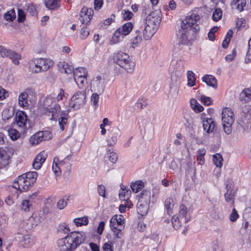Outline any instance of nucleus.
Returning <instances> with one entry per match:
<instances>
[{
    "label": "nucleus",
    "instance_id": "obj_30",
    "mask_svg": "<svg viewBox=\"0 0 251 251\" xmlns=\"http://www.w3.org/2000/svg\"><path fill=\"white\" fill-rule=\"evenodd\" d=\"M191 107L196 112H201L203 110V107L201 105L194 99H192L190 101Z\"/></svg>",
    "mask_w": 251,
    "mask_h": 251
},
{
    "label": "nucleus",
    "instance_id": "obj_27",
    "mask_svg": "<svg viewBox=\"0 0 251 251\" xmlns=\"http://www.w3.org/2000/svg\"><path fill=\"white\" fill-rule=\"evenodd\" d=\"M60 110V106L58 104H55L54 105L53 107H50V108H46L45 113L46 114L48 115L49 116H50V114L51 117L49 119L50 120H52L55 115L58 112H59Z\"/></svg>",
    "mask_w": 251,
    "mask_h": 251
},
{
    "label": "nucleus",
    "instance_id": "obj_62",
    "mask_svg": "<svg viewBox=\"0 0 251 251\" xmlns=\"http://www.w3.org/2000/svg\"><path fill=\"white\" fill-rule=\"evenodd\" d=\"M98 191L100 196L105 197V187L104 185H99L98 187Z\"/></svg>",
    "mask_w": 251,
    "mask_h": 251
},
{
    "label": "nucleus",
    "instance_id": "obj_22",
    "mask_svg": "<svg viewBox=\"0 0 251 251\" xmlns=\"http://www.w3.org/2000/svg\"><path fill=\"white\" fill-rule=\"evenodd\" d=\"M22 175L31 186L36 182L37 177V173L36 172H28Z\"/></svg>",
    "mask_w": 251,
    "mask_h": 251
},
{
    "label": "nucleus",
    "instance_id": "obj_46",
    "mask_svg": "<svg viewBox=\"0 0 251 251\" xmlns=\"http://www.w3.org/2000/svg\"><path fill=\"white\" fill-rule=\"evenodd\" d=\"M246 4V0H237L235 3V5L239 12H241L244 10V7Z\"/></svg>",
    "mask_w": 251,
    "mask_h": 251
},
{
    "label": "nucleus",
    "instance_id": "obj_45",
    "mask_svg": "<svg viewBox=\"0 0 251 251\" xmlns=\"http://www.w3.org/2000/svg\"><path fill=\"white\" fill-rule=\"evenodd\" d=\"M4 18L7 21L11 22L15 18V13L13 10L5 13L3 16Z\"/></svg>",
    "mask_w": 251,
    "mask_h": 251
},
{
    "label": "nucleus",
    "instance_id": "obj_7",
    "mask_svg": "<svg viewBox=\"0 0 251 251\" xmlns=\"http://www.w3.org/2000/svg\"><path fill=\"white\" fill-rule=\"evenodd\" d=\"M222 121L225 132L228 135L231 133V126L234 122V114L229 108H224L222 112Z\"/></svg>",
    "mask_w": 251,
    "mask_h": 251
},
{
    "label": "nucleus",
    "instance_id": "obj_5",
    "mask_svg": "<svg viewBox=\"0 0 251 251\" xmlns=\"http://www.w3.org/2000/svg\"><path fill=\"white\" fill-rule=\"evenodd\" d=\"M53 61L47 58H34L29 62V68L34 73L45 72L52 66Z\"/></svg>",
    "mask_w": 251,
    "mask_h": 251
},
{
    "label": "nucleus",
    "instance_id": "obj_16",
    "mask_svg": "<svg viewBox=\"0 0 251 251\" xmlns=\"http://www.w3.org/2000/svg\"><path fill=\"white\" fill-rule=\"evenodd\" d=\"M215 123L214 120L211 118H204L202 121V126L203 129L207 133L212 132L215 127Z\"/></svg>",
    "mask_w": 251,
    "mask_h": 251
},
{
    "label": "nucleus",
    "instance_id": "obj_44",
    "mask_svg": "<svg viewBox=\"0 0 251 251\" xmlns=\"http://www.w3.org/2000/svg\"><path fill=\"white\" fill-rule=\"evenodd\" d=\"M182 222H183V220H181L179 217H173L172 219V223L175 229H177L181 226Z\"/></svg>",
    "mask_w": 251,
    "mask_h": 251
},
{
    "label": "nucleus",
    "instance_id": "obj_43",
    "mask_svg": "<svg viewBox=\"0 0 251 251\" xmlns=\"http://www.w3.org/2000/svg\"><path fill=\"white\" fill-rule=\"evenodd\" d=\"M117 215H115L112 217L110 220V226L111 230L117 229L118 230V229H119L120 226H119V224L117 222Z\"/></svg>",
    "mask_w": 251,
    "mask_h": 251
},
{
    "label": "nucleus",
    "instance_id": "obj_8",
    "mask_svg": "<svg viewBox=\"0 0 251 251\" xmlns=\"http://www.w3.org/2000/svg\"><path fill=\"white\" fill-rule=\"evenodd\" d=\"M104 79L100 75L94 77L91 84V90L92 94H101L104 90Z\"/></svg>",
    "mask_w": 251,
    "mask_h": 251
},
{
    "label": "nucleus",
    "instance_id": "obj_48",
    "mask_svg": "<svg viewBox=\"0 0 251 251\" xmlns=\"http://www.w3.org/2000/svg\"><path fill=\"white\" fill-rule=\"evenodd\" d=\"M80 38L82 40H84L87 38L90 34V30L85 26L81 28L80 31Z\"/></svg>",
    "mask_w": 251,
    "mask_h": 251
},
{
    "label": "nucleus",
    "instance_id": "obj_34",
    "mask_svg": "<svg viewBox=\"0 0 251 251\" xmlns=\"http://www.w3.org/2000/svg\"><path fill=\"white\" fill-rule=\"evenodd\" d=\"M144 187V183L143 181L138 180L135 182H132L130 187L133 192L137 193L140 190H141Z\"/></svg>",
    "mask_w": 251,
    "mask_h": 251
},
{
    "label": "nucleus",
    "instance_id": "obj_18",
    "mask_svg": "<svg viewBox=\"0 0 251 251\" xmlns=\"http://www.w3.org/2000/svg\"><path fill=\"white\" fill-rule=\"evenodd\" d=\"M32 103L31 99L29 95H19V104L24 108H27Z\"/></svg>",
    "mask_w": 251,
    "mask_h": 251
},
{
    "label": "nucleus",
    "instance_id": "obj_31",
    "mask_svg": "<svg viewBox=\"0 0 251 251\" xmlns=\"http://www.w3.org/2000/svg\"><path fill=\"white\" fill-rule=\"evenodd\" d=\"M174 200L172 198H167L165 201V208L167 210V213L169 215L172 214V208L174 206Z\"/></svg>",
    "mask_w": 251,
    "mask_h": 251
},
{
    "label": "nucleus",
    "instance_id": "obj_21",
    "mask_svg": "<svg viewBox=\"0 0 251 251\" xmlns=\"http://www.w3.org/2000/svg\"><path fill=\"white\" fill-rule=\"evenodd\" d=\"M58 66L61 72L65 73L66 74H72L73 73L74 69L73 66L69 65L65 62H59Z\"/></svg>",
    "mask_w": 251,
    "mask_h": 251
},
{
    "label": "nucleus",
    "instance_id": "obj_20",
    "mask_svg": "<svg viewBox=\"0 0 251 251\" xmlns=\"http://www.w3.org/2000/svg\"><path fill=\"white\" fill-rule=\"evenodd\" d=\"M142 32L140 30H136L133 37L131 39L132 47L135 49L138 47L142 42Z\"/></svg>",
    "mask_w": 251,
    "mask_h": 251
},
{
    "label": "nucleus",
    "instance_id": "obj_61",
    "mask_svg": "<svg viewBox=\"0 0 251 251\" xmlns=\"http://www.w3.org/2000/svg\"><path fill=\"white\" fill-rule=\"evenodd\" d=\"M239 99L242 103H245L251 100V95H240Z\"/></svg>",
    "mask_w": 251,
    "mask_h": 251
},
{
    "label": "nucleus",
    "instance_id": "obj_14",
    "mask_svg": "<svg viewBox=\"0 0 251 251\" xmlns=\"http://www.w3.org/2000/svg\"><path fill=\"white\" fill-rule=\"evenodd\" d=\"M233 187L234 186L231 181H229L226 184V192L225 194V198L226 202L231 201L232 203L234 202L235 191L233 190Z\"/></svg>",
    "mask_w": 251,
    "mask_h": 251
},
{
    "label": "nucleus",
    "instance_id": "obj_12",
    "mask_svg": "<svg viewBox=\"0 0 251 251\" xmlns=\"http://www.w3.org/2000/svg\"><path fill=\"white\" fill-rule=\"evenodd\" d=\"M94 11L92 8L83 7L79 14V20L82 24L87 25L92 19Z\"/></svg>",
    "mask_w": 251,
    "mask_h": 251
},
{
    "label": "nucleus",
    "instance_id": "obj_53",
    "mask_svg": "<svg viewBox=\"0 0 251 251\" xmlns=\"http://www.w3.org/2000/svg\"><path fill=\"white\" fill-rule=\"evenodd\" d=\"M56 157L54 159V161L52 164V169L56 176H58L61 174V170L60 168L58 166L56 162H55Z\"/></svg>",
    "mask_w": 251,
    "mask_h": 251
},
{
    "label": "nucleus",
    "instance_id": "obj_52",
    "mask_svg": "<svg viewBox=\"0 0 251 251\" xmlns=\"http://www.w3.org/2000/svg\"><path fill=\"white\" fill-rule=\"evenodd\" d=\"M109 160L113 163H115L118 159V155L115 152L109 150L108 153Z\"/></svg>",
    "mask_w": 251,
    "mask_h": 251
},
{
    "label": "nucleus",
    "instance_id": "obj_58",
    "mask_svg": "<svg viewBox=\"0 0 251 251\" xmlns=\"http://www.w3.org/2000/svg\"><path fill=\"white\" fill-rule=\"evenodd\" d=\"M91 100L92 103L95 106V108H97L99 106V95H91Z\"/></svg>",
    "mask_w": 251,
    "mask_h": 251
},
{
    "label": "nucleus",
    "instance_id": "obj_24",
    "mask_svg": "<svg viewBox=\"0 0 251 251\" xmlns=\"http://www.w3.org/2000/svg\"><path fill=\"white\" fill-rule=\"evenodd\" d=\"M120 30V29H118V28L114 32L111 40V42L112 44H117L124 39L125 35H123V33Z\"/></svg>",
    "mask_w": 251,
    "mask_h": 251
},
{
    "label": "nucleus",
    "instance_id": "obj_47",
    "mask_svg": "<svg viewBox=\"0 0 251 251\" xmlns=\"http://www.w3.org/2000/svg\"><path fill=\"white\" fill-rule=\"evenodd\" d=\"M142 8V15L144 14L145 16L146 15H149L151 12H152L151 11V6L150 4H147L145 3H143Z\"/></svg>",
    "mask_w": 251,
    "mask_h": 251
},
{
    "label": "nucleus",
    "instance_id": "obj_32",
    "mask_svg": "<svg viewBox=\"0 0 251 251\" xmlns=\"http://www.w3.org/2000/svg\"><path fill=\"white\" fill-rule=\"evenodd\" d=\"M74 222L77 226H86L88 225L89 220L87 216H84L81 218H77L74 219Z\"/></svg>",
    "mask_w": 251,
    "mask_h": 251
},
{
    "label": "nucleus",
    "instance_id": "obj_23",
    "mask_svg": "<svg viewBox=\"0 0 251 251\" xmlns=\"http://www.w3.org/2000/svg\"><path fill=\"white\" fill-rule=\"evenodd\" d=\"M202 81L210 86L214 88L217 86V80L215 77L211 75H206L202 78Z\"/></svg>",
    "mask_w": 251,
    "mask_h": 251
},
{
    "label": "nucleus",
    "instance_id": "obj_63",
    "mask_svg": "<svg viewBox=\"0 0 251 251\" xmlns=\"http://www.w3.org/2000/svg\"><path fill=\"white\" fill-rule=\"evenodd\" d=\"M236 55V50L235 49H234L232 51V53L228 54L226 56L225 59L227 62H230L234 59Z\"/></svg>",
    "mask_w": 251,
    "mask_h": 251
},
{
    "label": "nucleus",
    "instance_id": "obj_51",
    "mask_svg": "<svg viewBox=\"0 0 251 251\" xmlns=\"http://www.w3.org/2000/svg\"><path fill=\"white\" fill-rule=\"evenodd\" d=\"M117 222L119 224V226H120V227L119 229H118V231H122V230L124 229L125 227L124 217L123 215H120L119 216H117Z\"/></svg>",
    "mask_w": 251,
    "mask_h": 251
},
{
    "label": "nucleus",
    "instance_id": "obj_60",
    "mask_svg": "<svg viewBox=\"0 0 251 251\" xmlns=\"http://www.w3.org/2000/svg\"><path fill=\"white\" fill-rule=\"evenodd\" d=\"M58 123L61 130H64V125L67 123V119L63 117H60L58 119Z\"/></svg>",
    "mask_w": 251,
    "mask_h": 251
},
{
    "label": "nucleus",
    "instance_id": "obj_4",
    "mask_svg": "<svg viewBox=\"0 0 251 251\" xmlns=\"http://www.w3.org/2000/svg\"><path fill=\"white\" fill-rule=\"evenodd\" d=\"M113 61L127 73H132L135 67V63L131 60L129 56L123 52L119 51L114 53Z\"/></svg>",
    "mask_w": 251,
    "mask_h": 251
},
{
    "label": "nucleus",
    "instance_id": "obj_17",
    "mask_svg": "<svg viewBox=\"0 0 251 251\" xmlns=\"http://www.w3.org/2000/svg\"><path fill=\"white\" fill-rule=\"evenodd\" d=\"M87 77L75 78L74 80L76 84L81 91H79L80 94H86L88 92H86V85L87 84Z\"/></svg>",
    "mask_w": 251,
    "mask_h": 251
},
{
    "label": "nucleus",
    "instance_id": "obj_37",
    "mask_svg": "<svg viewBox=\"0 0 251 251\" xmlns=\"http://www.w3.org/2000/svg\"><path fill=\"white\" fill-rule=\"evenodd\" d=\"M14 115V111L13 110L9 109H5L3 110L1 114L2 119L5 121L10 119Z\"/></svg>",
    "mask_w": 251,
    "mask_h": 251
},
{
    "label": "nucleus",
    "instance_id": "obj_29",
    "mask_svg": "<svg viewBox=\"0 0 251 251\" xmlns=\"http://www.w3.org/2000/svg\"><path fill=\"white\" fill-rule=\"evenodd\" d=\"M133 28V25L131 22H127L125 24L121 27L118 28L120 29V31L123 33V35L125 36L127 35L132 30Z\"/></svg>",
    "mask_w": 251,
    "mask_h": 251
},
{
    "label": "nucleus",
    "instance_id": "obj_50",
    "mask_svg": "<svg viewBox=\"0 0 251 251\" xmlns=\"http://www.w3.org/2000/svg\"><path fill=\"white\" fill-rule=\"evenodd\" d=\"M201 100L203 104L207 106L210 105L212 102V99L210 97H207L205 95H201Z\"/></svg>",
    "mask_w": 251,
    "mask_h": 251
},
{
    "label": "nucleus",
    "instance_id": "obj_41",
    "mask_svg": "<svg viewBox=\"0 0 251 251\" xmlns=\"http://www.w3.org/2000/svg\"><path fill=\"white\" fill-rule=\"evenodd\" d=\"M223 11L220 8H216L214 11L212 15V19L214 21H219L222 17Z\"/></svg>",
    "mask_w": 251,
    "mask_h": 251
},
{
    "label": "nucleus",
    "instance_id": "obj_1",
    "mask_svg": "<svg viewBox=\"0 0 251 251\" xmlns=\"http://www.w3.org/2000/svg\"><path fill=\"white\" fill-rule=\"evenodd\" d=\"M57 231L58 233L67 234L65 237L57 241V246L60 251H74L84 242L86 238L83 231H73L69 233L70 229L66 224L59 225Z\"/></svg>",
    "mask_w": 251,
    "mask_h": 251
},
{
    "label": "nucleus",
    "instance_id": "obj_56",
    "mask_svg": "<svg viewBox=\"0 0 251 251\" xmlns=\"http://www.w3.org/2000/svg\"><path fill=\"white\" fill-rule=\"evenodd\" d=\"M245 22L243 18H237L236 20V28L240 30L245 26Z\"/></svg>",
    "mask_w": 251,
    "mask_h": 251
},
{
    "label": "nucleus",
    "instance_id": "obj_19",
    "mask_svg": "<svg viewBox=\"0 0 251 251\" xmlns=\"http://www.w3.org/2000/svg\"><path fill=\"white\" fill-rule=\"evenodd\" d=\"M151 201V192L147 190H143L139 195V202L150 204Z\"/></svg>",
    "mask_w": 251,
    "mask_h": 251
},
{
    "label": "nucleus",
    "instance_id": "obj_57",
    "mask_svg": "<svg viewBox=\"0 0 251 251\" xmlns=\"http://www.w3.org/2000/svg\"><path fill=\"white\" fill-rule=\"evenodd\" d=\"M25 19V16L24 11L21 9H19L18 10V21L19 22H23Z\"/></svg>",
    "mask_w": 251,
    "mask_h": 251
},
{
    "label": "nucleus",
    "instance_id": "obj_9",
    "mask_svg": "<svg viewBox=\"0 0 251 251\" xmlns=\"http://www.w3.org/2000/svg\"><path fill=\"white\" fill-rule=\"evenodd\" d=\"M14 119L17 123V125L19 127L23 129H27L31 127L28 119L25 112L23 111H18L16 112Z\"/></svg>",
    "mask_w": 251,
    "mask_h": 251
},
{
    "label": "nucleus",
    "instance_id": "obj_35",
    "mask_svg": "<svg viewBox=\"0 0 251 251\" xmlns=\"http://www.w3.org/2000/svg\"><path fill=\"white\" fill-rule=\"evenodd\" d=\"M213 161L214 164L218 167L221 168L223 165V157L220 153H216L213 155Z\"/></svg>",
    "mask_w": 251,
    "mask_h": 251
},
{
    "label": "nucleus",
    "instance_id": "obj_64",
    "mask_svg": "<svg viewBox=\"0 0 251 251\" xmlns=\"http://www.w3.org/2000/svg\"><path fill=\"white\" fill-rule=\"evenodd\" d=\"M102 249L104 251H113V247L112 245L109 243H105L103 245Z\"/></svg>",
    "mask_w": 251,
    "mask_h": 251
},
{
    "label": "nucleus",
    "instance_id": "obj_55",
    "mask_svg": "<svg viewBox=\"0 0 251 251\" xmlns=\"http://www.w3.org/2000/svg\"><path fill=\"white\" fill-rule=\"evenodd\" d=\"M30 205L31 204L30 203V201L29 200H25L23 201L21 205V208L24 211H26L29 210Z\"/></svg>",
    "mask_w": 251,
    "mask_h": 251
},
{
    "label": "nucleus",
    "instance_id": "obj_15",
    "mask_svg": "<svg viewBox=\"0 0 251 251\" xmlns=\"http://www.w3.org/2000/svg\"><path fill=\"white\" fill-rule=\"evenodd\" d=\"M47 157V153L45 151H43L39 153L34 159L32 163L33 168L36 170L40 169Z\"/></svg>",
    "mask_w": 251,
    "mask_h": 251
},
{
    "label": "nucleus",
    "instance_id": "obj_6",
    "mask_svg": "<svg viewBox=\"0 0 251 251\" xmlns=\"http://www.w3.org/2000/svg\"><path fill=\"white\" fill-rule=\"evenodd\" d=\"M31 187L27 180L21 175L15 179L9 190L14 189L15 197L18 198L20 193L28 191Z\"/></svg>",
    "mask_w": 251,
    "mask_h": 251
},
{
    "label": "nucleus",
    "instance_id": "obj_26",
    "mask_svg": "<svg viewBox=\"0 0 251 251\" xmlns=\"http://www.w3.org/2000/svg\"><path fill=\"white\" fill-rule=\"evenodd\" d=\"M187 207L182 204L180 205L178 217L181 220H183V222L185 223H186L189 221V218L187 215Z\"/></svg>",
    "mask_w": 251,
    "mask_h": 251
},
{
    "label": "nucleus",
    "instance_id": "obj_11",
    "mask_svg": "<svg viewBox=\"0 0 251 251\" xmlns=\"http://www.w3.org/2000/svg\"><path fill=\"white\" fill-rule=\"evenodd\" d=\"M0 55L2 57L9 58L15 65L19 64L20 54L2 46H0Z\"/></svg>",
    "mask_w": 251,
    "mask_h": 251
},
{
    "label": "nucleus",
    "instance_id": "obj_38",
    "mask_svg": "<svg viewBox=\"0 0 251 251\" xmlns=\"http://www.w3.org/2000/svg\"><path fill=\"white\" fill-rule=\"evenodd\" d=\"M149 100L146 99L144 96H142L138 99L137 102V106L140 107L141 109H143L147 106L148 104Z\"/></svg>",
    "mask_w": 251,
    "mask_h": 251
},
{
    "label": "nucleus",
    "instance_id": "obj_36",
    "mask_svg": "<svg viewBox=\"0 0 251 251\" xmlns=\"http://www.w3.org/2000/svg\"><path fill=\"white\" fill-rule=\"evenodd\" d=\"M188 85L193 86L195 84L196 77L195 74L191 71H188L187 73Z\"/></svg>",
    "mask_w": 251,
    "mask_h": 251
},
{
    "label": "nucleus",
    "instance_id": "obj_54",
    "mask_svg": "<svg viewBox=\"0 0 251 251\" xmlns=\"http://www.w3.org/2000/svg\"><path fill=\"white\" fill-rule=\"evenodd\" d=\"M122 14L123 15V19L126 20H129L131 19L133 15L131 12L126 9L123 10Z\"/></svg>",
    "mask_w": 251,
    "mask_h": 251
},
{
    "label": "nucleus",
    "instance_id": "obj_10",
    "mask_svg": "<svg viewBox=\"0 0 251 251\" xmlns=\"http://www.w3.org/2000/svg\"><path fill=\"white\" fill-rule=\"evenodd\" d=\"M52 138V134L48 131H39L33 135L29 139V142L32 145H36L40 142L49 140Z\"/></svg>",
    "mask_w": 251,
    "mask_h": 251
},
{
    "label": "nucleus",
    "instance_id": "obj_49",
    "mask_svg": "<svg viewBox=\"0 0 251 251\" xmlns=\"http://www.w3.org/2000/svg\"><path fill=\"white\" fill-rule=\"evenodd\" d=\"M26 11L32 16H36L37 15L36 9L33 4H28L26 5Z\"/></svg>",
    "mask_w": 251,
    "mask_h": 251
},
{
    "label": "nucleus",
    "instance_id": "obj_13",
    "mask_svg": "<svg viewBox=\"0 0 251 251\" xmlns=\"http://www.w3.org/2000/svg\"><path fill=\"white\" fill-rule=\"evenodd\" d=\"M85 95H72L69 106L75 109H79L85 104Z\"/></svg>",
    "mask_w": 251,
    "mask_h": 251
},
{
    "label": "nucleus",
    "instance_id": "obj_42",
    "mask_svg": "<svg viewBox=\"0 0 251 251\" xmlns=\"http://www.w3.org/2000/svg\"><path fill=\"white\" fill-rule=\"evenodd\" d=\"M8 135L12 140H16L20 136V133L15 129L11 128L8 131Z\"/></svg>",
    "mask_w": 251,
    "mask_h": 251
},
{
    "label": "nucleus",
    "instance_id": "obj_59",
    "mask_svg": "<svg viewBox=\"0 0 251 251\" xmlns=\"http://www.w3.org/2000/svg\"><path fill=\"white\" fill-rule=\"evenodd\" d=\"M24 244L26 247H29L33 244V241L28 235L25 236L24 237Z\"/></svg>",
    "mask_w": 251,
    "mask_h": 251
},
{
    "label": "nucleus",
    "instance_id": "obj_2",
    "mask_svg": "<svg viewBox=\"0 0 251 251\" xmlns=\"http://www.w3.org/2000/svg\"><path fill=\"white\" fill-rule=\"evenodd\" d=\"M200 15L192 13L181 22L180 28L178 29L180 33L179 42L181 44L186 45L196 38L200 30Z\"/></svg>",
    "mask_w": 251,
    "mask_h": 251
},
{
    "label": "nucleus",
    "instance_id": "obj_28",
    "mask_svg": "<svg viewBox=\"0 0 251 251\" xmlns=\"http://www.w3.org/2000/svg\"><path fill=\"white\" fill-rule=\"evenodd\" d=\"M74 78L82 77H87L88 75L86 70L83 67H78L74 69L73 72Z\"/></svg>",
    "mask_w": 251,
    "mask_h": 251
},
{
    "label": "nucleus",
    "instance_id": "obj_25",
    "mask_svg": "<svg viewBox=\"0 0 251 251\" xmlns=\"http://www.w3.org/2000/svg\"><path fill=\"white\" fill-rule=\"evenodd\" d=\"M149 204L138 202L137 204V210L138 213L141 216L146 215L149 210Z\"/></svg>",
    "mask_w": 251,
    "mask_h": 251
},
{
    "label": "nucleus",
    "instance_id": "obj_3",
    "mask_svg": "<svg viewBox=\"0 0 251 251\" xmlns=\"http://www.w3.org/2000/svg\"><path fill=\"white\" fill-rule=\"evenodd\" d=\"M161 11L156 10L151 12L146 18L143 35L146 40L151 38L156 32L161 21Z\"/></svg>",
    "mask_w": 251,
    "mask_h": 251
},
{
    "label": "nucleus",
    "instance_id": "obj_39",
    "mask_svg": "<svg viewBox=\"0 0 251 251\" xmlns=\"http://www.w3.org/2000/svg\"><path fill=\"white\" fill-rule=\"evenodd\" d=\"M45 5L50 9H56L59 6L58 0H48L45 3Z\"/></svg>",
    "mask_w": 251,
    "mask_h": 251
},
{
    "label": "nucleus",
    "instance_id": "obj_33",
    "mask_svg": "<svg viewBox=\"0 0 251 251\" xmlns=\"http://www.w3.org/2000/svg\"><path fill=\"white\" fill-rule=\"evenodd\" d=\"M131 191L129 189H126V188H121L119 196V198L121 200L125 201L128 199L131 195Z\"/></svg>",
    "mask_w": 251,
    "mask_h": 251
},
{
    "label": "nucleus",
    "instance_id": "obj_40",
    "mask_svg": "<svg viewBox=\"0 0 251 251\" xmlns=\"http://www.w3.org/2000/svg\"><path fill=\"white\" fill-rule=\"evenodd\" d=\"M69 197H70L65 196L62 199H60L57 202V208L59 209H63L64 208L70 200Z\"/></svg>",
    "mask_w": 251,
    "mask_h": 251
}]
</instances>
